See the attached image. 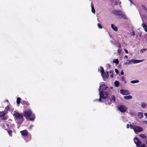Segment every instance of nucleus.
<instances>
[{
	"mask_svg": "<svg viewBox=\"0 0 147 147\" xmlns=\"http://www.w3.org/2000/svg\"><path fill=\"white\" fill-rule=\"evenodd\" d=\"M144 115L145 116L146 118L147 119V113H145L144 114Z\"/></svg>",
	"mask_w": 147,
	"mask_h": 147,
	"instance_id": "nucleus-41",
	"label": "nucleus"
},
{
	"mask_svg": "<svg viewBox=\"0 0 147 147\" xmlns=\"http://www.w3.org/2000/svg\"><path fill=\"white\" fill-rule=\"evenodd\" d=\"M124 51H125V52L126 53H128V51H127V50H126L125 49H124Z\"/></svg>",
	"mask_w": 147,
	"mask_h": 147,
	"instance_id": "nucleus-38",
	"label": "nucleus"
},
{
	"mask_svg": "<svg viewBox=\"0 0 147 147\" xmlns=\"http://www.w3.org/2000/svg\"><path fill=\"white\" fill-rule=\"evenodd\" d=\"M142 26L143 28L145 31L147 32V25L143 23L142 25Z\"/></svg>",
	"mask_w": 147,
	"mask_h": 147,
	"instance_id": "nucleus-15",
	"label": "nucleus"
},
{
	"mask_svg": "<svg viewBox=\"0 0 147 147\" xmlns=\"http://www.w3.org/2000/svg\"><path fill=\"white\" fill-rule=\"evenodd\" d=\"M127 58H128V56L127 55H125L124 57V59H127Z\"/></svg>",
	"mask_w": 147,
	"mask_h": 147,
	"instance_id": "nucleus-42",
	"label": "nucleus"
},
{
	"mask_svg": "<svg viewBox=\"0 0 147 147\" xmlns=\"http://www.w3.org/2000/svg\"><path fill=\"white\" fill-rule=\"evenodd\" d=\"M33 125H31V127H30V128H31V127H33Z\"/></svg>",
	"mask_w": 147,
	"mask_h": 147,
	"instance_id": "nucleus-49",
	"label": "nucleus"
},
{
	"mask_svg": "<svg viewBox=\"0 0 147 147\" xmlns=\"http://www.w3.org/2000/svg\"><path fill=\"white\" fill-rule=\"evenodd\" d=\"M130 114L131 115H133V116H134L135 115V113H134V112H132H132H131L130 113Z\"/></svg>",
	"mask_w": 147,
	"mask_h": 147,
	"instance_id": "nucleus-35",
	"label": "nucleus"
},
{
	"mask_svg": "<svg viewBox=\"0 0 147 147\" xmlns=\"http://www.w3.org/2000/svg\"><path fill=\"white\" fill-rule=\"evenodd\" d=\"M8 133L9 135L10 136H11V134L12 133V131H11L9 130L8 131Z\"/></svg>",
	"mask_w": 147,
	"mask_h": 147,
	"instance_id": "nucleus-32",
	"label": "nucleus"
},
{
	"mask_svg": "<svg viewBox=\"0 0 147 147\" xmlns=\"http://www.w3.org/2000/svg\"><path fill=\"white\" fill-rule=\"evenodd\" d=\"M98 26V28H99L101 29L102 28V26L100 24L98 23L97 24Z\"/></svg>",
	"mask_w": 147,
	"mask_h": 147,
	"instance_id": "nucleus-30",
	"label": "nucleus"
},
{
	"mask_svg": "<svg viewBox=\"0 0 147 147\" xmlns=\"http://www.w3.org/2000/svg\"><path fill=\"white\" fill-rule=\"evenodd\" d=\"M111 100V101L113 102H114L115 101V97L114 96H112Z\"/></svg>",
	"mask_w": 147,
	"mask_h": 147,
	"instance_id": "nucleus-22",
	"label": "nucleus"
},
{
	"mask_svg": "<svg viewBox=\"0 0 147 147\" xmlns=\"http://www.w3.org/2000/svg\"><path fill=\"white\" fill-rule=\"evenodd\" d=\"M125 65H127V64H128V65H131V64H129L128 63V62H125L124 63V64Z\"/></svg>",
	"mask_w": 147,
	"mask_h": 147,
	"instance_id": "nucleus-45",
	"label": "nucleus"
},
{
	"mask_svg": "<svg viewBox=\"0 0 147 147\" xmlns=\"http://www.w3.org/2000/svg\"><path fill=\"white\" fill-rule=\"evenodd\" d=\"M111 27L112 29L115 31H117L118 30V29L116 26L115 25L113 24H111Z\"/></svg>",
	"mask_w": 147,
	"mask_h": 147,
	"instance_id": "nucleus-13",
	"label": "nucleus"
},
{
	"mask_svg": "<svg viewBox=\"0 0 147 147\" xmlns=\"http://www.w3.org/2000/svg\"><path fill=\"white\" fill-rule=\"evenodd\" d=\"M117 52L119 54H120L121 52V50L119 49L117 50Z\"/></svg>",
	"mask_w": 147,
	"mask_h": 147,
	"instance_id": "nucleus-33",
	"label": "nucleus"
},
{
	"mask_svg": "<svg viewBox=\"0 0 147 147\" xmlns=\"http://www.w3.org/2000/svg\"><path fill=\"white\" fill-rule=\"evenodd\" d=\"M130 128L131 129H133V127H134V125L132 126V125H130Z\"/></svg>",
	"mask_w": 147,
	"mask_h": 147,
	"instance_id": "nucleus-39",
	"label": "nucleus"
},
{
	"mask_svg": "<svg viewBox=\"0 0 147 147\" xmlns=\"http://www.w3.org/2000/svg\"><path fill=\"white\" fill-rule=\"evenodd\" d=\"M13 115L16 119H20L23 118L22 115L16 111L14 112Z\"/></svg>",
	"mask_w": 147,
	"mask_h": 147,
	"instance_id": "nucleus-4",
	"label": "nucleus"
},
{
	"mask_svg": "<svg viewBox=\"0 0 147 147\" xmlns=\"http://www.w3.org/2000/svg\"><path fill=\"white\" fill-rule=\"evenodd\" d=\"M133 129L135 132H140L142 131V127L134 125L133 127Z\"/></svg>",
	"mask_w": 147,
	"mask_h": 147,
	"instance_id": "nucleus-6",
	"label": "nucleus"
},
{
	"mask_svg": "<svg viewBox=\"0 0 147 147\" xmlns=\"http://www.w3.org/2000/svg\"><path fill=\"white\" fill-rule=\"evenodd\" d=\"M21 98L20 97H18L17 98L16 102L18 104L20 103Z\"/></svg>",
	"mask_w": 147,
	"mask_h": 147,
	"instance_id": "nucleus-21",
	"label": "nucleus"
},
{
	"mask_svg": "<svg viewBox=\"0 0 147 147\" xmlns=\"http://www.w3.org/2000/svg\"><path fill=\"white\" fill-rule=\"evenodd\" d=\"M111 89H112V88H113V87H111Z\"/></svg>",
	"mask_w": 147,
	"mask_h": 147,
	"instance_id": "nucleus-50",
	"label": "nucleus"
},
{
	"mask_svg": "<svg viewBox=\"0 0 147 147\" xmlns=\"http://www.w3.org/2000/svg\"><path fill=\"white\" fill-rule=\"evenodd\" d=\"M24 115L26 119L29 118L31 117L29 119L31 121H33L35 118L34 115L32 113L31 111L29 109L26 110L24 111Z\"/></svg>",
	"mask_w": 147,
	"mask_h": 147,
	"instance_id": "nucleus-2",
	"label": "nucleus"
},
{
	"mask_svg": "<svg viewBox=\"0 0 147 147\" xmlns=\"http://www.w3.org/2000/svg\"><path fill=\"white\" fill-rule=\"evenodd\" d=\"M142 20L143 21V19L142 18Z\"/></svg>",
	"mask_w": 147,
	"mask_h": 147,
	"instance_id": "nucleus-51",
	"label": "nucleus"
},
{
	"mask_svg": "<svg viewBox=\"0 0 147 147\" xmlns=\"http://www.w3.org/2000/svg\"><path fill=\"white\" fill-rule=\"evenodd\" d=\"M105 76L106 78H108L109 77V72L108 71H106L105 73Z\"/></svg>",
	"mask_w": 147,
	"mask_h": 147,
	"instance_id": "nucleus-23",
	"label": "nucleus"
},
{
	"mask_svg": "<svg viewBox=\"0 0 147 147\" xmlns=\"http://www.w3.org/2000/svg\"><path fill=\"white\" fill-rule=\"evenodd\" d=\"M139 136L142 138H145L146 137V136L144 134H141L139 135Z\"/></svg>",
	"mask_w": 147,
	"mask_h": 147,
	"instance_id": "nucleus-27",
	"label": "nucleus"
},
{
	"mask_svg": "<svg viewBox=\"0 0 147 147\" xmlns=\"http://www.w3.org/2000/svg\"><path fill=\"white\" fill-rule=\"evenodd\" d=\"M109 73L110 74V76L111 78H113V71L111 70L109 71Z\"/></svg>",
	"mask_w": 147,
	"mask_h": 147,
	"instance_id": "nucleus-24",
	"label": "nucleus"
},
{
	"mask_svg": "<svg viewBox=\"0 0 147 147\" xmlns=\"http://www.w3.org/2000/svg\"><path fill=\"white\" fill-rule=\"evenodd\" d=\"M121 74L122 75H123L124 74V72H123V71H121Z\"/></svg>",
	"mask_w": 147,
	"mask_h": 147,
	"instance_id": "nucleus-44",
	"label": "nucleus"
},
{
	"mask_svg": "<svg viewBox=\"0 0 147 147\" xmlns=\"http://www.w3.org/2000/svg\"><path fill=\"white\" fill-rule=\"evenodd\" d=\"M135 32L134 31H133L132 32V35L133 36H134V35H135Z\"/></svg>",
	"mask_w": 147,
	"mask_h": 147,
	"instance_id": "nucleus-46",
	"label": "nucleus"
},
{
	"mask_svg": "<svg viewBox=\"0 0 147 147\" xmlns=\"http://www.w3.org/2000/svg\"><path fill=\"white\" fill-rule=\"evenodd\" d=\"M112 13L115 15L120 16L122 18L126 19L127 17L124 13L120 10H115L113 11Z\"/></svg>",
	"mask_w": 147,
	"mask_h": 147,
	"instance_id": "nucleus-3",
	"label": "nucleus"
},
{
	"mask_svg": "<svg viewBox=\"0 0 147 147\" xmlns=\"http://www.w3.org/2000/svg\"><path fill=\"white\" fill-rule=\"evenodd\" d=\"M20 133L21 134L24 136H26L28 135V132L26 130H24L20 131Z\"/></svg>",
	"mask_w": 147,
	"mask_h": 147,
	"instance_id": "nucleus-11",
	"label": "nucleus"
},
{
	"mask_svg": "<svg viewBox=\"0 0 147 147\" xmlns=\"http://www.w3.org/2000/svg\"><path fill=\"white\" fill-rule=\"evenodd\" d=\"M141 106L143 108H145L147 106V104L144 102H142L141 103Z\"/></svg>",
	"mask_w": 147,
	"mask_h": 147,
	"instance_id": "nucleus-12",
	"label": "nucleus"
},
{
	"mask_svg": "<svg viewBox=\"0 0 147 147\" xmlns=\"http://www.w3.org/2000/svg\"><path fill=\"white\" fill-rule=\"evenodd\" d=\"M144 60H139L137 59H131L129 61L128 63L129 64H135L139 63L143 61Z\"/></svg>",
	"mask_w": 147,
	"mask_h": 147,
	"instance_id": "nucleus-5",
	"label": "nucleus"
},
{
	"mask_svg": "<svg viewBox=\"0 0 147 147\" xmlns=\"http://www.w3.org/2000/svg\"><path fill=\"white\" fill-rule=\"evenodd\" d=\"M108 87L106 86L105 85H102L100 86L99 89V95L100 96V98L99 99L96 100L98 102L101 101V98H105L107 96L108 94L106 92H103Z\"/></svg>",
	"mask_w": 147,
	"mask_h": 147,
	"instance_id": "nucleus-1",
	"label": "nucleus"
},
{
	"mask_svg": "<svg viewBox=\"0 0 147 147\" xmlns=\"http://www.w3.org/2000/svg\"><path fill=\"white\" fill-rule=\"evenodd\" d=\"M142 122L145 124L147 125V121H142Z\"/></svg>",
	"mask_w": 147,
	"mask_h": 147,
	"instance_id": "nucleus-34",
	"label": "nucleus"
},
{
	"mask_svg": "<svg viewBox=\"0 0 147 147\" xmlns=\"http://www.w3.org/2000/svg\"><path fill=\"white\" fill-rule=\"evenodd\" d=\"M142 8L144 10H146V9L145 8V7L144 6H142Z\"/></svg>",
	"mask_w": 147,
	"mask_h": 147,
	"instance_id": "nucleus-40",
	"label": "nucleus"
},
{
	"mask_svg": "<svg viewBox=\"0 0 147 147\" xmlns=\"http://www.w3.org/2000/svg\"><path fill=\"white\" fill-rule=\"evenodd\" d=\"M120 92V93L123 95H128L129 94L128 91L126 90L121 89Z\"/></svg>",
	"mask_w": 147,
	"mask_h": 147,
	"instance_id": "nucleus-9",
	"label": "nucleus"
},
{
	"mask_svg": "<svg viewBox=\"0 0 147 147\" xmlns=\"http://www.w3.org/2000/svg\"><path fill=\"white\" fill-rule=\"evenodd\" d=\"M134 141L137 146L139 147L141 144L140 141L137 138H135L134 139Z\"/></svg>",
	"mask_w": 147,
	"mask_h": 147,
	"instance_id": "nucleus-8",
	"label": "nucleus"
},
{
	"mask_svg": "<svg viewBox=\"0 0 147 147\" xmlns=\"http://www.w3.org/2000/svg\"><path fill=\"white\" fill-rule=\"evenodd\" d=\"M115 71L117 74H118L119 73V71L117 69H115Z\"/></svg>",
	"mask_w": 147,
	"mask_h": 147,
	"instance_id": "nucleus-36",
	"label": "nucleus"
},
{
	"mask_svg": "<svg viewBox=\"0 0 147 147\" xmlns=\"http://www.w3.org/2000/svg\"><path fill=\"white\" fill-rule=\"evenodd\" d=\"M7 112L5 111H2L0 112V117H2L4 116L7 113Z\"/></svg>",
	"mask_w": 147,
	"mask_h": 147,
	"instance_id": "nucleus-16",
	"label": "nucleus"
},
{
	"mask_svg": "<svg viewBox=\"0 0 147 147\" xmlns=\"http://www.w3.org/2000/svg\"><path fill=\"white\" fill-rule=\"evenodd\" d=\"M99 70L101 76L103 79L105 78V72L103 68L102 67H100Z\"/></svg>",
	"mask_w": 147,
	"mask_h": 147,
	"instance_id": "nucleus-10",
	"label": "nucleus"
},
{
	"mask_svg": "<svg viewBox=\"0 0 147 147\" xmlns=\"http://www.w3.org/2000/svg\"><path fill=\"white\" fill-rule=\"evenodd\" d=\"M113 62L114 63H115L117 64H118L119 63V61L117 59L114 60L113 61Z\"/></svg>",
	"mask_w": 147,
	"mask_h": 147,
	"instance_id": "nucleus-26",
	"label": "nucleus"
},
{
	"mask_svg": "<svg viewBox=\"0 0 147 147\" xmlns=\"http://www.w3.org/2000/svg\"><path fill=\"white\" fill-rule=\"evenodd\" d=\"M121 81L124 82L125 83H126V82L125 81V78L123 76H122L121 77Z\"/></svg>",
	"mask_w": 147,
	"mask_h": 147,
	"instance_id": "nucleus-25",
	"label": "nucleus"
},
{
	"mask_svg": "<svg viewBox=\"0 0 147 147\" xmlns=\"http://www.w3.org/2000/svg\"><path fill=\"white\" fill-rule=\"evenodd\" d=\"M129 1L131 3H132L134 4V3H133V2H132V1L131 0H129Z\"/></svg>",
	"mask_w": 147,
	"mask_h": 147,
	"instance_id": "nucleus-47",
	"label": "nucleus"
},
{
	"mask_svg": "<svg viewBox=\"0 0 147 147\" xmlns=\"http://www.w3.org/2000/svg\"><path fill=\"white\" fill-rule=\"evenodd\" d=\"M126 127H127V128H128L129 127V124H127V125Z\"/></svg>",
	"mask_w": 147,
	"mask_h": 147,
	"instance_id": "nucleus-43",
	"label": "nucleus"
},
{
	"mask_svg": "<svg viewBox=\"0 0 147 147\" xmlns=\"http://www.w3.org/2000/svg\"><path fill=\"white\" fill-rule=\"evenodd\" d=\"M140 147H146L145 145L144 144H142Z\"/></svg>",
	"mask_w": 147,
	"mask_h": 147,
	"instance_id": "nucleus-37",
	"label": "nucleus"
},
{
	"mask_svg": "<svg viewBox=\"0 0 147 147\" xmlns=\"http://www.w3.org/2000/svg\"><path fill=\"white\" fill-rule=\"evenodd\" d=\"M105 103H106V104H109V105H110V103H107V102H105Z\"/></svg>",
	"mask_w": 147,
	"mask_h": 147,
	"instance_id": "nucleus-48",
	"label": "nucleus"
},
{
	"mask_svg": "<svg viewBox=\"0 0 147 147\" xmlns=\"http://www.w3.org/2000/svg\"><path fill=\"white\" fill-rule=\"evenodd\" d=\"M139 81L138 80H134L131 81L130 82L132 84H135L139 82Z\"/></svg>",
	"mask_w": 147,
	"mask_h": 147,
	"instance_id": "nucleus-20",
	"label": "nucleus"
},
{
	"mask_svg": "<svg viewBox=\"0 0 147 147\" xmlns=\"http://www.w3.org/2000/svg\"><path fill=\"white\" fill-rule=\"evenodd\" d=\"M114 84L115 87H117L119 86V83L118 81H116L115 82Z\"/></svg>",
	"mask_w": 147,
	"mask_h": 147,
	"instance_id": "nucleus-18",
	"label": "nucleus"
},
{
	"mask_svg": "<svg viewBox=\"0 0 147 147\" xmlns=\"http://www.w3.org/2000/svg\"><path fill=\"white\" fill-rule=\"evenodd\" d=\"M113 3L114 5H117L118 4V2L117 1H114Z\"/></svg>",
	"mask_w": 147,
	"mask_h": 147,
	"instance_id": "nucleus-29",
	"label": "nucleus"
},
{
	"mask_svg": "<svg viewBox=\"0 0 147 147\" xmlns=\"http://www.w3.org/2000/svg\"><path fill=\"white\" fill-rule=\"evenodd\" d=\"M91 8H92V12L94 13L95 12V9H94V8L93 7V4H92V3L91 4Z\"/></svg>",
	"mask_w": 147,
	"mask_h": 147,
	"instance_id": "nucleus-19",
	"label": "nucleus"
},
{
	"mask_svg": "<svg viewBox=\"0 0 147 147\" xmlns=\"http://www.w3.org/2000/svg\"><path fill=\"white\" fill-rule=\"evenodd\" d=\"M132 96L131 95L128 96H125L124 97V98L126 100H128L132 98Z\"/></svg>",
	"mask_w": 147,
	"mask_h": 147,
	"instance_id": "nucleus-17",
	"label": "nucleus"
},
{
	"mask_svg": "<svg viewBox=\"0 0 147 147\" xmlns=\"http://www.w3.org/2000/svg\"><path fill=\"white\" fill-rule=\"evenodd\" d=\"M118 109L121 112H124L126 111L127 108L124 105H121L119 106Z\"/></svg>",
	"mask_w": 147,
	"mask_h": 147,
	"instance_id": "nucleus-7",
	"label": "nucleus"
},
{
	"mask_svg": "<svg viewBox=\"0 0 147 147\" xmlns=\"http://www.w3.org/2000/svg\"><path fill=\"white\" fill-rule=\"evenodd\" d=\"M9 109V106H7L6 107H5V110L4 111H7Z\"/></svg>",
	"mask_w": 147,
	"mask_h": 147,
	"instance_id": "nucleus-31",
	"label": "nucleus"
},
{
	"mask_svg": "<svg viewBox=\"0 0 147 147\" xmlns=\"http://www.w3.org/2000/svg\"><path fill=\"white\" fill-rule=\"evenodd\" d=\"M137 115L139 119H142L143 117V114L142 112H138V113Z\"/></svg>",
	"mask_w": 147,
	"mask_h": 147,
	"instance_id": "nucleus-14",
	"label": "nucleus"
},
{
	"mask_svg": "<svg viewBox=\"0 0 147 147\" xmlns=\"http://www.w3.org/2000/svg\"><path fill=\"white\" fill-rule=\"evenodd\" d=\"M146 50V49H142L140 51V53H143L144 51H145Z\"/></svg>",
	"mask_w": 147,
	"mask_h": 147,
	"instance_id": "nucleus-28",
	"label": "nucleus"
}]
</instances>
